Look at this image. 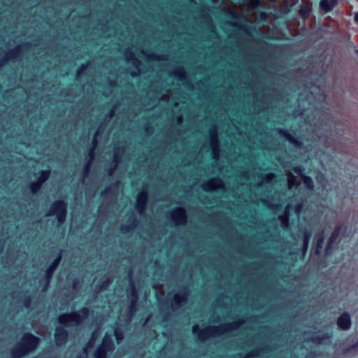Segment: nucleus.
<instances>
[{
  "mask_svg": "<svg viewBox=\"0 0 358 358\" xmlns=\"http://www.w3.org/2000/svg\"><path fill=\"white\" fill-rule=\"evenodd\" d=\"M137 226L136 220H134L129 224H124L121 227V231L122 233L126 234L132 231Z\"/></svg>",
  "mask_w": 358,
  "mask_h": 358,
  "instance_id": "5701e85b",
  "label": "nucleus"
},
{
  "mask_svg": "<svg viewBox=\"0 0 358 358\" xmlns=\"http://www.w3.org/2000/svg\"><path fill=\"white\" fill-rule=\"evenodd\" d=\"M287 185H288L289 189H291L294 186L298 185L296 178L292 173H289V174H288Z\"/></svg>",
  "mask_w": 358,
  "mask_h": 358,
  "instance_id": "bb28decb",
  "label": "nucleus"
},
{
  "mask_svg": "<svg viewBox=\"0 0 358 358\" xmlns=\"http://www.w3.org/2000/svg\"><path fill=\"white\" fill-rule=\"evenodd\" d=\"M241 323L242 322L238 321L222 324L219 327H208L201 330L198 325H194L192 329V332L199 340L205 341L210 336L221 335L222 333L236 329Z\"/></svg>",
  "mask_w": 358,
  "mask_h": 358,
  "instance_id": "f03ea898",
  "label": "nucleus"
},
{
  "mask_svg": "<svg viewBox=\"0 0 358 358\" xmlns=\"http://www.w3.org/2000/svg\"><path fill=\"white\" fill-rule=\"evenodd\" d=\"M302 182L305 185L307 189L312 191L314 189V184L312 178L307 176H302Z\"/></svg>",
  "mask_w": 358,
  "mask_h": 358,
  "instance_id": "b1692460",
  "label": "nucleus"
},
{
  "mask_svg": "<svg viewBox=\"0 0 358 358\" xmlns=\"http://www.w3.org/2000/svg\"><path fill=\"white\" fill-rule=\"evenodd\" d=\"M182 116H179V117H178V124H180V123L182 122Z\"/></svg>",
  "mask_w": 358,
  "mask_h": 358,
  "instance_id": "c03bdc74",
  "label": "nucleus"
},
{
  "mask_svg": "<svg viewBox=\"0 0 358 358\" xmlns=\"http://www.w3.org/2000/svg\"><path fill=\"white\" fill-rule=\"evenodd\" d=\"M316 238V245H315V253L316 255H319L321 252V250L322 248L323 244H324V236L322 234L318 235L315 237Z\"/></svg>",
  "mask_w": 358,
  "mask_h": 358,
  "instance_id": "4be33fe9",
  "label": "nucleus"
},
{
  "mask_svg": "<svg viewBox=\"0 0 358 358\" xmlns=\"http://www.w3.org/2000/svg\"><path fill=\"white\" fill-rule=\"evenodd\" d=\"M316 179L317 180V182L321 184L323 187H325L326 185H327V180L325 178L324 176L322 173H319L317 177H316Z\"/></svg>",
  "mask_w": 358,
  "mask_h": 358,
  "instance_id": "72a5a7b5",
  "label": "nucleus"
},
{
  "mask_svg": "<svg viewBox=\"0 0 358 358\" xmlns=\"http://www.w3.org/2000/svg\"><path fill=\"white\" fill-rule=\"evenodd\" d=\"M125 58L127 62H131L136 68L139 69L140 61L135 57L131 50L127 49L124 52Z\"/></svg>",
  "mask_w": 358,
  "mask_h": 358,
  "instance_id": "a211bd4d",
  "label": "nucleus"
},
{
  "mask_svg": "<svg viewBox=\"0 0 358 358\" xmlns=\"http://www.w3.org/2000/svg\"><path fill=\"white\" fill-rule=\"evenodd\" d=\"M357 52H358V50H357Z\"/></svg>",
  "mask_w": 358,
  "mask_h": 358,
  "instance_id": "3c124183",
  "label": "nucleus"
},
{
  "mask_svg": "<svg viewBox=\"0 0 358 358\" xmlns=\"http://www.w3.org/2000/svg\"><path fill=\"white\" fill-rule=\"evenodd\" d=\"M147 203V194L141 192L138 194L136 201V208L140 214H142L145 210Z\"/></svg>",
  "mask_w": 358,
  "mask_h": 358,
  "instance_id": "2eb2a0df",
  "label": "nucleus"
},
{
  "mask_svg": "<svg viewBox=\"0 0 358 358\" xmlns=\"http://www.w3.org/2000/svg\"><path fill=\"white\" fill-rule=\"evenodd\" d=\"M173 75L180 80H183L185 78V71L182 68H177L173 71Z\"/></svg>",
  "mask_w": 358,
  "mask_h": 358,
  "instance_id": "cd10ccee",
  "label": "nucleus"
},
{
  "mask_svg": "<svg viewBox=\"0 0 358 358\" xmlns=\"http://www.w3.org/2000/svg\"><path fill=\"white\" fill-rule=\"evenodd\" d=\"M202 187L205 191H214L223 188V182L220 179L213 178L204 182Z\"/></svg>",
  "mask_w": 358,
  "mask_h": 358,
  "instance_id": "9b49d317",
  "label": "nucleus"
},
{
  "mask_svg": "<svg viewBox=\"0 0 358 358\" xmlns=\"http://www.w3.org/2000/svg\"><path fill=\"white\" fill-rule=\"evenodd\" d=\"M340 228H336L335 229V230L332 232L330 238H329V242H330V243H334V242L336 241V239L338 238V236H339V234H340Z\"/></svg>",
  "mask_w": 358,
  "mask_h": 358,
  "instance_id": "7c9ffc66",
  "label": "nucleus"
},
{
  "mask_svg": "<svg viewBox=\"0 0 358 358\" xmlns=\"http://www.w3.org/2000/svg\"><path fill=\"white\" fill-rule=\"evenodd\" d=\"M332 337V334L330 333H325L322 334H314L310 340L313 343L319 344H327L330 343V340Z\"/></svg>",
  "mask_w": 358,
  "mask_h": 358,
  "instance_id": "ddd939ff",
  "label": "nucleus"
},
{
  "mask_svg": "<svg viewBox=\"0 0 358 358\" xmlns=\"http://www.w3.org/2000/svg\"><path fill=\"white\" fill-rule=\"evenodd\" d=\"M42 184L39 183L37 180L32 182L30 184V189L33 194L36 193L41 187Z\"/></svg>",
  "mask_w": 358,
  "mask_h": 358,
  "instance_id": "2f4dec72",
  "label": "nucleus"
},
{
  "mask_svg": "<svg viewBox=\"0 0 358 358\" xmlns=\"http://www.w3.org/2000/svg\"><path fill=\"white\" fill-rule=\"evenodd\" d=\"M115 335L118 343L123 339V334L120 331L116 329L115 331Z\"/></svg>",
  "mask_w": 358,
  "mask_h": 358,
  "instance_id": "c9c22d12",
  "label": "nucleus"
},
{
  "mask_svg": "<svg viewBox=\"0 0 358 358\" xmlns=\"http://www.w3.org/2000/svg\"><path fill=\"white\" fill-rule=\"evenodd\" d=\"M311 237V233L309 231H306L304 233V238H303V255H304L307 251L309 240Z\"/></svg>",
  "mask_w": 358,
  "mask_h": 358,
  "instance_id": "a878e982",
  "label": "nucleus"
},
{
  "mask_svg": "<svg viewBox=\"0 0 358 358\" xmlns=\"http://www.w3.org/2000/svg\"><path fill=\"white\" fill-rule=\"evenodd\" d=\"M358 351V341L356 342V343L345 348L343 351V354L347 355L352 353V352H357Z\"/></svg>",
  "mask_w": 358,
  "mask_h": 358,
  "instance_id": "c85d7f7f",
  "label": "nucleus"
},
{
  "mask_svg": "<svg viewBox=\"0 0 358 358\" xmlns=\"http://www.w3.org/2000/svg\"><path fill=\"white\" fill-rule=\"evenodd\" d=\"M282 225L284 227H287V224L285 223V221L284 220H282Z\"/></svg>",
  "mask_w": 358,
  "mask_h": 358,
  "instance_id": "09e8293b",
  "label": "nucleus"
},
{
  "mask_svg": "<svg viewBox=\"0 0 358 358\" xmlns=\"http://www.w3.org/2000/svg\"><path fill=\"white\" fill-rule=\"evenodd\" d=\"M210 147L212 150L213 157L215 159L219 158L217 133L215 129L210 131Z\"/></svg>",
  "mask_w": 358,
  "mask_h": 358,
  "instance_id": "6e6552de",
  "label": "nucleus"
},
{
  "mask_svg": "<svg viewBox=\"0 0 358 358\" xmlns=\"http://www.w3.org/2000/svg\"><path fill=\"white\" fill-rule=\"evenodd\" d=\"M278 132L281 136L285 137L287 141L293 144L294 146L297 148L301 147V143L299 140L295 138L292 134L287 133L286 131H284L282 129H279Z\"/></svg>",
  "mask_w": 358,
  "mask_h": 358,
  "instance_id": "f3484780",
  "label": "nucleus"
},
{
  "mask_svg": "<svg viewBox=\"0 0 358 358\" xmlns=\"http://www.w3.org/2000/svg\"><path fill=\"white\" fill-rule=\"evenodd\" d=\"M122 153V150L120 148H116L114 151V163H115V165L113 167L110 168L109 170H108V175L109 176H111L113 172L115 171L116 167H117V163H118V161H119V157L120 155Z\"/></svg>",
  "mask_w": 358,
  "mask_h": 358,
  "instance_id": "412c9836",
  "label": "nucleus"
},
{
  "mask_svg": "<svg viewBox=\"0 0 358 358\" xmlns=\"http://www.w3.org/2000/svg\"><path fill=\"white\" fill-rule=\"evenodd\" d=\"M337 325L342 330H348L351 327V319L348 313H344L337 320Z\"/></svg>",
  "mask_w": 358,
  "mask_h": 358,
  "instance_id": "f8f14e48",
  "label": "nucleus"
},
{
  "mask_svg": "<svg viewBox=\"0 0 358 358\" xmlns=\"http://www.w3.org/2000/svg\"><path fill=\"white\" fill-rule=\"evenodd\" d=\"M114 115V111L113 110H111L109 113V115H110V117H112Z\"/></svg>",
  "mask_w": 358,
  "mask_h": 358,
  "instance_id": "49530a36",
  "label": "nucleus"
},
{
  "mask_svg": "<svg viewBox=\"0 0 358 358\" xmlns=\"http://www.w3.org/2000/svg\"><path fill=\"white\" fill-rule=\"evenodd\" d=\"M333 243H330V242L328 241L327 246L324 250V256L328 257L331 255V245Z\"/></svg>",
  "mask_w": 358,
  "mask_h": 358,
  "instance_id": "f704fd0d",
  "label": "nucleus"
},
{
  "mask_svg": "<svg viewBox=\"0 0 358 358\" xmlns=\"http://www.w3.org/2000/svg\"><path fill=\"white\" fill-rule=\"evenodd\" d=\"M29 48V46L27 43H24L17 45L14 49L8 51L3 57L0 58V69L10 60L20 59L22 57L23 53L28 50ZM1 54L2 50L0 49V55H1Z\"/></svg>",
  "mask_w": 358,
  "mask_h": 358,
  "instance_id": "20e7f679",
  "label": "nucleus"
},
{
  "mask_svg": "<svg viewBox=\"0 0 358 358\" xmlns=\"http://www.w3.org/2000/svg\"><path fill=\"white\" fill-rule=\"evenodd\" d=\"M167 97H168V95H166V94H163V95H162V96H161V98H160V99H166Z\"/></svg>",
  "mask_w": 358,
  "mask_h": 358,
  "instance_id": "a18cd8bd",
  "label": "nucleus"
},
{
  "mask_svg": "<svg viewBox=\"0 0 358 358\" xmlns=\"http://www.w3.org/2000/svg\"><path fill=\"white\" fill-rule=\"evenodd\" d=\"M137 299H138V297L136 294V291H135L134 288H133L132 293H131V306H130V308L131 310H133L135 308Z\"/></svg>",
  "mask_w": 358,
  "mask_h": 358,
  "instance_id": "473e14b6",
  "label": "nucleus"
},
{
  "mask_svg": "<svg viewBox=\"0 0 358 358\" xmlns=\"http://www.w3.org/2000/svg\"><path fill=\"white\" fill-rule=\"evenodd\" d=\"M88 313L89 310L86 308H83L78 312L60 315L59 322L66 327L76 326L85 320Z\"/></svg>",
  "mask_w": 358,
  "mask_h": 358,
  "instance_id": "7ed1b4c3",
  "label": "nucleus"
},
{
  "mask_svg": "<svg viewBox=\"0 0 358 358\" xmlns=\"http://www.w3.org/2000/svg\"><path fill=\"white\" fill-rule=\"evenodd\" d=\"M257 177H258V179H261V181L260 182H253V181H251L250 182V185H260L263 182H270L271 181L275 176L272 173H269V174H267V175H265V176H262V175H257Z\"/></svg>",
  "mask_w": 358,
  "mask_h": 358,
  "instance_id": "aec40b11",
  "label": "nucleus"
},
{
  "mask_svg": "<svg viewBox=\"0 0 358 358\" xmlns=\"http://www.w3.org/2000/svg\"><path fill=\"white\" fill-rule=\"evenodd\" d=\"M293 170H294V171L296 174L299 175V176H301V178H302V176H304V175L303 174V173H302V172H303V169H302L301 166H296V167H294V169H293Z\"/></svg>",
  "mask_w": 358,
  "mask_h": 358,
  "instance_id": "58836bf2",
  "label": "nucleus"
},
{
  "mask_svg": "<svg viewBox=\"0 0 358 358\" xmlns=\"http://www.w3.org/2000/svg\"><path fill=\"white\" fill-rule=\"evenodd\" d=\"M55 342L57 345L64 344L67 340L68 333L63 327H57L55 331Z\"/></svg>",
  "mask_w": 358,
  "mask_h": 358,
  "instance_id": "4468645a",
  "label": "nucleus"
},
{
  "mask_svg": "<svg viewBox=\"0 0 358 358\" xmlns=\"http://www.w3.org/2000/svg\"><path fill=\"white\" fill-rule=\"evenodd\" d=\"M131 74L132 76H137L138 73L132 72Z\"/></svg>",
  "mask_w": 358,
  "mask_h": 358,
  "instance_id": "de8ad7c7",
  "label": "nucleus"
},
{
  "mask_svg": "<svg viewBox=\"0 0 358 358\" xmlns=\"http://www.w3.org/2000/svg\"><path fill=\"white\" fill-rule=\"evenodd\" d=\"M96 143H97L96 140L94 138L93 140L94 147L90 150V151L89 152V154H88L89 162L86 164V165L85 166V168H84V171H83L84 178L87 177V176L88 175L90 171L91 164L94 159V150L95 149V147L96 146Z\"/></svg>",
  "mask_w": 358,
  "mask_h": 358,
  "instance_id": "dca6fc26",
  "label": "nucleus"
},
{
  "mask_svg": "<svg viewBox=\"0 0 358 358\" xmlns=\"http://www.w3.org/2000/svg\"><path fill=\"white\" fill-rule=\"evenodd\" d=\"M50 175V171H42L40 173V176L38 178L37 181L43 185L49 178Z\"/></svg>",
  "mask_w": 358,
  "mask_h": 358,
  "instance_id": "393cba45",
  "label": "nucleus"
},
{
  "mask_svg": "<svg viewBox=\"0 0 358 358\" xmlns=\"http://www.w3.org/2000/svg\"><path fill=\"white\" fill-rule=\"evenodd\" d=\"M244 176H245L246 178H248V179H250V177L248 176V173L244 174Z\"/></svg>",
  "mask_w": 358,
  "mask_h": 358,
  "instance_id": "8fccbe9b",
  "label": "nucleus"
},
{
  "mask_svg": "<svg viewBox=\"0 0 358 358\" xmlns=\"http://www.w3.org/2000/svg\"><path fill=\"white\" fill-rule=\"evenodd\" d=\"M88 64H83L80 68L78 70V72H77V77H79L81 76V74L83 73V71H85V69H87Z\"/></svg>",
  "mask_w": 358,
  "mask_h": 358,
  "instance_id": "e433bc0d",
  "label": "nucleus"
},
{
  "mask_svg": "<svg viewBox=\"0 0 358 358\" xmlns=\"http://www.w3.org/2000/svg\"><path fill=\"white\" fill-rule=\"evenodd\" d=\"M257 355V353L256 352H251L247 355L246 358H249L250 357L252 356H256Z\"/></svg>",
  "mask_w": 358,
  "mask_h": 358,
  "instance_id": "a19ab883",
  "label": "nucleus"
},
{
  "mask_svg": "<svg viewBox=\"0 0 358 358\" xmlns=\"http://www.w3.org/2000/svg\"><path fill=\"white\" fill-rule=\"evenodd\" d=\"M185 292L176 293L173 295L169 294L170 306L172 310H175L182 306L186 303Z\"/></svg>",
  "mask_w": 358,
  "mask_h": 358,
  "instance_id": "0eeeda50",
  "label": "nucleus"
},
{
  "mask_svg": "<svg viewBox=\"0 0 358 358\" xmlns=\"http://www.w3.org/2000/svg\"><path fill=\"white\" fill-rule=\"evenodd\" d=\"M86 357H87V352H86V349L85 348L83 356H80L79 358H86Z\"/></svg>",
  "mask_w": 358,
  "mask_h": 358,
  "instance_id": "79ce46f5",
  "label": "nucleus"
},
{
  "mask_svg": "<svg viewBox=\"0 0 358 358\" xmlns=\"http://www.w3.org/2000/svg\"><path fill=\"white\" fill-rule=\"evenodd\" d=\"M31 298L29 296L24 297L23 304L25 308H29L31 305Z\"/></svg>",
  "mask_w": 358,
  "mask_h": 358,
  "instance_id": "4c0bfd02",
  "label": "nucleus"
},
{
  "mask_svg": "<svg viewBox=\"0 0 358 358\" xmlns=\"http://www.w3.org/2000/svg\"><path fill=\"white\" fill-rule=\"evenodd\" d=\"M302 206L301 204H298L295 208V211L297 215H299L301 210Z\"/></svg>",
  "mask_w": 358,
  "mask_h": 358,
  "instance_id": "ea45409f",
  "label": "nucleus"
},
{
  "mask_svg": "<svg viewBox=\"0 0 358 358\" xmlns=\"http://www.w3.org/2000/svg\"><path fill=\"white\" fill-rule=\"evenodd\" d=\"M114 350V345L111 338L106 335L101 345L96 349L94 355L95 358H107V352Z\"/></svg>",
  "mask_w": 358,
  "mask_h": 358,
  "instance_id": "423d86ee",
  "label": "nucleus"
},
{
  "mask_svg": "<svg viewBox=\"0 0 358 358\" xmlns=\"http://www.w3.org/2000/svg\"><path fill=\"white\" fill-rule=\"evenodd\" d=\"M355 21L358 23V12L355 15Z\"/></svg>",
  "mask_w": 358,
  "mask_h": 358,
  "instance_id": "37998d69",
  "label": "nucleus"
},
{
  "mask_svg": "<svg viewBox=\"0 0 358 358\" xmlns=\"http://www.w3.org/2000/svg\"><path fill=\"white\" fill-rule=\"evenodd\" d=\"M336 0H321L320 5L322 10L329 12L336 6Z\"/></svg>",
  "mask_w": 358,
  "mask_h": 358,
  "instance_id": "6ab92c4d",
  "label": "nucleus"
},
{
  "mask_svg": "<svg viewBox=\"0 0 358 358\" xmlns=\"http://www.w3.org/2000/svg\"><path fill=\"white\" fill-rule=\"evenodd\" d=\"M171 218L176 224H185L187 220L186 213L183 208H178L172 212Z\"/></svg>",
  "mask_w": 358,
  "mask_h": 358,
  "instance_id": "1a4fd4ad",
  "label": "nucleus"
},
{
  "mask_svg": "<svg viewBox=\"0 0 358 358\" xmlns=\"http://www.w3.org/2000/svg\"><path fill=\"white\" fill-rule=\"evenodd\" d=\"M39 343V338L31 334H25L12 350V358H22L27 356L36 350Z\"/></svg>",
  "mask_w": 358,
  "mask_h": 358,
  "instance_id": "f257e3e1",
  "label": "nucleus"
},
{
  "mask_svg": "<svg viewBox=\"0 0 358 358\" xmlns=\"http://www.w3.org/2000/svg\"><path fill=\"white\" fill-rule=\"evenodd\" d=\"M47 216L57 215L59 224L64 222L66 217V203L63 201H57L50 206Z\"/></svg>",
  "mask_w": 358,
  "mask_h": 358,
  "instance_id": "39448f33",
  "label": "nucleus"
},
{
  "mask_svg": "<svg viewBox=\"0 0 358 358\" xmlns=\"http://www.w3.org/2000/svg\"><path fill=\"white\" fill-rule=\"evenodd\" d=\"M62 258V252L61 251L59 254V256L54 260L52 264L47 268L45 271V276H46V285L48 286L51 278L52 276L53 273L59 266L61 259Z\"/></svg>",
  "mask_w": 358,
  "mask_h": 358,
  "instance_id": "9d476101",
  "label": "nucleus"
},
{
  "mask_svg": "<svg viewBox=\"0 0 358 358\" xmlns=\"http://www.w3.org/2000/svg\"><path fill=\"white\" fill-rule=\"evenodd\" d=\"M99 336V332L98 331H95L92 333V337L89 342L87 344V348H92L96 340V338Z\"/></svg>",
  "mask_w": 358,
  "mask_h": 358,
  "instance_id": "c756f323",
  "label": "nucleus"
}]
</instances>
